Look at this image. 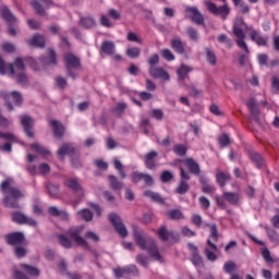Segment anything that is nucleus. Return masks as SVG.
I'll list each match as a JSON object with an SVG mask.
<instances>
[{
	"mask_svg": "<svg viewBox=\"0 0 279 279\" xmlns=\"http://www.w3.org/2000/svg\"><path fill=\"white\" fill-rule=\"evenodd\" d=\"M132 228L133 239L136 245L140 246V248L143 251L146 250L150 258L162 263V255H160V252L158 251V244H156V240L149 236L145 230L138 228V226L133 225Z\"/></svg>",
	"mask_w": 279,
	"mask_h": 279,
	"instance_id": "nucleus-1",
	"label": "nucleus"
},
{
	"mask_svg": "<svg viewBox=\"0 0 279 279\" xmlns=\"http://www.w3.org/2000/svg\"><path fill=\"white\" fill-rule=\"evenodd\" d=\"M0 191L4 193L2 204H4L5 208H21L19 199H23V197H25V193H23L19 186L12 185V179H5L2 181L0 184Z\"/></svg>",
	"mask_w": 279,
	"mask_h": 279,
	"instance_id": "nucleus-2",
	"label": "nucleus"
},
{
	"mask_svg": "<svg viewBox=\"0 0 279 279\" xmlns=\"http://www.w3.org/2000/svg\"><path fill=\"white\" fill-rule=\"evenodd\" d=\"M84 231V227H71L66 231V235L59 234L58 242L59 244L64 247L65 250H71L73 247V242L78 245L80 247H85L86 250H90V244L82 238V232Z\"/></svg>",
	"mask_w": 279,
	"mask_h": 279,
	"instance_id": "nucleus-3",
	"label": "nucleus"
},
{
	"mask_svg": "<svg viewBox=\"0 0 279 279\" xmlns=\"http://www.w3.org/2000/svg\"><path fill=\"white\" fill-rule=\"evenodd\" d=\"M0 99H3L9 112H12L14 110V106H16L17 108H21L24 101L23 94L19 90H13V92L0 90ZM10 99H12L14 105Z\"/></svg>",
	"mask_w": 279,
	"mask_h": 279,
	"instance_id": "nucleus-4",
	"label": "nucleus"
},
{
	"mask_svg": "<svg viewBox=\"0 0 279 279\" xmlns=\"http://www.w3.org/2000/svg\"><path fill=\"white\" fill-rule=\"evenodd\" d=\"M65 62V73L72 80H77V73L75 71H80L82 69V61L77 58L73 52H68L64 54Z\"/></svg>",
	"mask_w": 279,
	"mask_h": 279,
	"instance_id": "nucleus-5",
	"label": "nucleus"
},
{
	"mask_svg": "<svg viewBox=\"0 0 279 279\" xmlns=\"http://www.w3.org/2000/svg\"><path fill=\"white\" fill-rule=\"evenodd\" d=\"M64 186L66 189H70L74 195H76V201H74V206H77L83 199H84V187H82V184L77 181L75 178H70L65 180Z\"/></svg>",
	"mask_w": 279,
	"mask_h": 279,
	"instance_id": "nucleus-6",
	"label": "nucleus"
},
{
	"mask_svg": "<svg viewBox=\"0 0 279 279\" xmlns=\"http://www.w3.org/2000/svg\"><path fill=\"white\" fill-rule=\"evenodd\" d=\"M205 5L210 14H214V16H220L222 21H226V19L230 16V7L228 3L217 7L215 2L206 1Z\"/></svg>",
	"mask_w": 279,
	"mask_h": 279,
	"instance_id": "nucleus-7",
	"label": "nucleus"
},
{
	"mask_svg": "<svg viewBox=\"0 0 279 279\" xmlns=\"http://www.w3.org/2000/svg\"><path fill=\"white\" fill-rule=\"evenodd\" d=\"M20 123L23 128L24 134H26L27 138H35L36 133L34 132V128L36 125V120L32 118V116L22 114L20 116Z\"/></svg>",
	"mask_w": 279,
	"mask_h": 279,
	"instance_id": "nucleus-8",
	"label": "nucleus"
},
{
	"mask_svg": "<svg viewBox=\"0 0 279 279\" xmlns=\"http://www.w3.org/2000/svg\"><path fill=\"white\" fill-rule=\"evenodd\" d=\"M131 182L133 184H138V182H144V186L151 189L156 184L154 177L147 172L134 171L131 173Z\"/></svg>",
	"mask_w": 279,
	"mask_h": 279,
	"instance_id": "nucleus-9",
	"label": "nucleus"
},
{
	"mask_svg": "<svg viewBox=\"0 0 279 279\" xmlns=\"http://www.w3.org/2000/svg\"><path fill=\"white\" fill-rule=\"evenodd\" d=\"M108 218H109V221L112 223L116 232H118V234H120L122 239H125V236H128V228L123 223V220L121 219V217L116 213H111L109 214Z\"/></svg>",
	"mask_w": 279,
	"mask_h": 279,
	"instance_id": "nucleus-10",
	"label": "nucleus"
},
{
	"mask_svg": "<svg viewBox=\"0 0 279 279\" xmlns=\"http://www.w3.org/2000/svg\"><path fill=\"white\" fill-rule=\"evenodd\" d=\"M12 221L19 223V226H31L32 228H38V221L34 218L27 217L22 211H15L12 214Z\"/></svg>",
	"mask_w": 279,
	"mask_h": 279,
	"instance_id": "nucleus-11",
	"label": "nucleus"
},
{
	"mask_svg": "<svg viewBox=\"0 0 279 279\" xmlns=\"http://www.w3.org/2000/svg\"><path fill=\"white\" fill-rule=\"evenodd\" d=\"M80 153V148L75 144L64 143L58 149L57 154L60 157V160L64 161V156H69L70 158L74 157L75 154Z\"/></svg>",
	"mask_w": 279,
	"mask_h": 279,
	"instance_id": "nucleus-12",
	"label": "nucleus"
},
{
	"mask_svg": "<svg viewBox=\"0 0 279 279\" xmlns=\"http://www.w3.org/2000/svg\"><path fill=\"white\" fill-rule=\"evenodd\" d=\"M4 241L8 245H23L25 243V233L16 231L4 235Z\"/></svg>",
	"mask_w": 279,
	"mask_h": 279,
	"instance_id": "nucleus-13",
	"label": "nucleus"
},
{
	"mask_svg": "<svg viewBox=\"0 0 279 279\" xmlns=\"http://www.w3.org/2000/svg\"><path fill=\"white\" fill-rule=\"evenodd\" d=\"M246 106L252 114V121L257 123L259 126L263 125V122H260V108H258V102H256V99L250 98L246 102Z\"/></svg>",
	"mask_w": 279,
	"mask_h": 279,
	"instance_id": "nucleus-14",
	"label": "nucleus"
},
{
	"mask_svg": "<svg viewBox=\"0 0 279 279\" xmlns=\"http://www.w3.org/2000/svg\"><path fill=\"white\" fill-rule=\"evenodd\" d=\"M39 60L44 69L58 65V54H56V50H53V48L48 49V57H40Z\"/></svg>",
	"mask_w": 279,
	"mask_h": 279,
	"instance_id": "nucleus-15",
	"label": "nucleus"
},
{
	"mask_svg": "<svg viewBox=\"0 0 279 279\" xmlns=\"http://www.w3.org/2000/svg\"><path fill=\"white\" fill-rule=\"evenodd\" d=\"M186 12L190 15V19L195 25H204L205 20H204V14L199 12V9L197 7H187Z\"/></svg>",
	"mask_w": 279,
	"mask_h": 279,
	"instance_id": "nucleus-16",
	"label": "nucleus"
},
{
	"mask_svg": "<svg viewBox=\"0 0 279 279\" xmlns=\"http://www.w3.org/2000/svg\"><path fill=\"white\" fill-rule=\"evenodd\" d=\"M148 73L154 80H163V82H169V80H171L169 72H167L165 68H153L148 70Z\"/></svg>",
	"mask_w": 279,
	"mask_h": 279,
	"instance_id": "nucleus-17",
	"label": "nucleus"
},
{
	"mask_svg": "<svg viewBox=\"0 0 279 279\" xmlns=\"http://www.w3.org/2000/svg\"><path fill=\"white\" fill-rule=\"evenodd\" d=\"M26 44L29 47H36L37 49H45L47 46L46 39L44 35H40V33H36L33 38L27 39Z\"/></svg>",
	"mask_w": 279,
	"mask_h": 279,
	"instance_id": "nucleus-18",
	"label": "nucleus"
},
{
	"mask_svg": "<svg viewBox=\"0 0 279 279\" xmlns=\"http://www.w3.org/2000/svg\"><path fill=\"white\" fill-rule=\"evenodd\" d=\"M0 14L4 21H7L8 25H14L15 23H19V19L10 11V8L2 7L0 9Z\"/></svg>",
	"mask_w": 279,
	"mask_h": 279,
	"instance_id": "nucleus-19",
	"label": "nucleus"
},
{
	"mask_svg": "<svg viewBox=\"0 0 279 279\" xmlns=\"http://www.w3.org/2000/svg\"><path fill=\"white\" fill-rule=\"evenodd\" d=\"M50 125L52 128V132L56 136V138H62L64 136V132H65V128L64 124H62V122L58 121V120H50Z\"/></svg>",
	"mask_w": 279,
	"mask_h": 279,
	"instance_id": "nucleus-20",
	"label": "nucleus"
},
{
	"mask_svg": "<svg viewBox=\"0 0 279 279\" xmlns=\"http://www.w3.org/2000/svg\"><path fill=\"white\" fill-rule=\"evenodd\" d=\"M183 163L190 171V173H193V175H199L202 173V170L199 169V163L195 161L193 158H186L183 160Z\"/></svg>",
	"mask_w": 279,
	"mask_h": 279,
	"instance_id": "nucleus-21",
	"label": "nucleus"
},
{
	"mask_svg": "<svg viewBox=\"0 0 279 279\" xmlns=\"http://www.w3.org/2000/svg\"><path fill=\"white\" fill-rule=\"evenodd\" d=\"M48 214L51 217H59L62 221H69V213L64 209H58L56 206H50L48 208Z\"/></svg>",
	"mask_w": 279,
	"mask_h": 279,
	"instance_id": "nucleus-22",
	"label": "nucleus"
},
{
	"mask_svg": "<svg viewBox=\"0 0 279 279\" xmlns=\"http://www.w3.org/2000/svg\"><path fill=\"white\" fill-rule=\"evenodd\" d=\"M143 195L144 197H148L150 202H155L156 204H160L161 206H165V198L162 197V195H160V193L154 192L151 190H146L144 191Z\"/></svg>",
	"mask_w": 279,
	"mask_h": 279,
	"instance_id": "nucleus-23",
	"label": "nucleus"
},
{
	"mask_svg": "<svg viewBox=\"0 0 279 279\" xmlns=\"http://www.w3.org/2000/svg\"><path fill=\"white\" fill-rule=\"evenodd\" d=\"M114 43L110 41V40H105L102 41L101 46H100V56L104 58L105 56H114Z\"/></svg>",
	"mask_w": 279,
	"mask_h": 279,
	"instance_id": "nucleus-24",
	"label": "nucleus"
},
{
	"mask_svg": "<svg viewBox=\"0 0 279 279\" xmlns=\"http://www.w3.org/2000/svg\"><path fill=\"white\" fill-rule=\"evenodd\" d=\"M45 187L49 197H52V199H58V197H60V185L52 182H47L45 183Z\"/></svg>",
	"mask_w": 279,
	"mask_h": 279,
	"instance_id": "nucleus-25",
	"label": "nucleus"
},
{
	"mask_svg": "<svg viewBox=\"0 0 279 279\" xmlns=\"http://www.w3.org/2000/svg\"><path fill=\"white\" fill-rule=\"evenodd\" d=\"M158 158V153L151 150L145 155V167L146 169H156V159Z\"/></svg>",
	"mask_w": 279,
	"mask_h": 279,
	"instance_id": "nucleus-26",
	"label": "nucleus"
},
{
	"mask_svg": "<svg viewBox=\"0 0 279 279\" xmlns=\"http://www.w3.org/2000/svg\"><path fill=\"white\" fill-rule=\"evenodd\" d=\"M250 38L253 40V43H256L258 47H267V43L269 41V37L259 36L258 32L255 29L250 33Z\"/></svg>",
	"mask_w": 279,
	"mask_h": 279,
	"instance_id": "nucleus-27",
	"label": "nucleus"
},
{
	"mask_svg": "<svg viewBox=\"0 0 279 279\" xmlns=\"http://www.w3.org/2000/svg\"><path fill=\"white\" fill-rule=\"evenodd\" d=\"M248 156L252 160V162H254V165L257 167V169H263L265 167V158H263V155L251 150L248 153Z\"/></svg>",
	"mask_w": 279,
	"mask_h": 279,
	"instance_id": "nucleus-28",
	"label": "nucleus"
},
{
	"mask_svg": "<svg viewBox=\"0 0 279 279\" xmlns=\"http://www.w3.org/2000/svg\"><path fill=\"white\" fill-rule=\"evenodd\" d=\"M108 181H109V186H110L111 191H121V190H123V182L119 181V179H117L114 177V174H109L108 175Z\"/></svg>",
	"mask_w": 279,
	"mask_h": 279,
	"instance_id": "nucleus-29",
	"label": "nucleus"
},
{
	"mask_svg": "<svg viewBox=\"0 0 279 279\" xmlns=\"http://www.w3.org/2000/svg\"><path fill=\"white\" fill-rule=\"evenodd\" d=\"M15 82L22 86L23 88H27L29 86V77L25 72H20L14 75Z\"/></svg>",
	"mask_w": 279,
	"mask_h": 279,
	"instance_id": "nucleus-30",
	"label": "nucleus"
},
{
	"mask_svg": "<svg viewBox=\"0 0 279 279\" xmlns=\"http://www.w3.org/2000/svg\"><path fill=\"white\" fill-rule=\"evenodd\" d=\"M170 43H171V47H172L173 51H175V53H180V54L185 53L186 49L184 48V43H182V39L174 38V39H171Z\"/></svg>",
	"mask_w": 279,
	"mask_h": 279,
	"instance_id": "nucleus-31",
	"label": "nucleus"
},
{
	"mask_svg": "<svg viewBox=\"0 0 279 279\" xmlns=\"http://www.w3.org/2000/svg\"><path fill=\"white\" fill-rule=\"evenodd\" d=\"M80 25L84 27L85 29H93V27L97 26V21L93 17H84L82 16L80 19Z\"/></svg>",
	"mask_w": 279,
	"mask_h": 279,
	"instance_id": "nucleus-32",
	"label": "nucleus"
},
{
	"mask_svg": "<svg viewBox=\"0 0 279 279\" xmlns=\"http://www.w3.org/2000/svg\"><path fill=\"white\" fill-rule=\"evenodd\" d=\"M189 189H191L189 182H186L184 179H181L179 185L175 189V193H178V195H186V193H189Z\"/></svg>",
	"mask_w": 279,
	"mask_h": 279,
	"instance_id": "nucleus-33",
	"label": "nucleus"
},
{
	"mask_svg": "<svg viewBox=\"0 0 279 279\" xmlns=\"http://www.w3.org/2000/svg\"><path fill=\"white\" fill-rule=\"evenodd\" d=\"M31 149H34L35 151H37V154H40L41 156H49L51 154L49 149L40 145V143L38 142L31 144Z\"/></svg>",
	"mask_w": 279,
	"mask_h": 279,
	"instance_id": "nucleus-34",
	"label": "nucleus"
},
{
	"mask_svg": "<svg viewBox=\"0 0 279 279\" xmlns=\"http://www.w3.org/2000/svg\"><path fill=\"white\" fill-rule=\"evenodd\" d=\"M206 60L210 66H217V54L210 48H205Z\"/></svg>",
	"mask_w": 279,
	"mask_h": 279,
	"instance_id": "nucleus-35",
	"label": "nucleus"
},
{
	"mask_svg": "<svg viewBox=\"0 0 279 279\" xmlns=\"http://www.w3.org/2000/svg\"><path fill=\"white\" fill-rule=\"evenodd\" d=\"M22 269L27 274V276H40V269L27 265V264H21Z\"/></svg>",
	"mask_w": 279,
	"mask_h": 279,
	"instance_id": "nucleus-36",
	"label": "nucleus"
},
{
	"mask_svg": "<svg viewBox=\"0 0 279 279\" xmlns=\"http://www.w3.org/2000/svg\"><path fill=\"white\" fill-rule=\"evenodd\" d=\"M31 5L35 10L36 14H38V16H45V14H47L45 7H43L38 0H32Z\"/></svg>",
	"mask_w": 279,
	"mask_h": 279,
	"instance_id": "nucleus-37",
	"label": "nucleus"
},
{
	"mask_svg": "<svg viewBox=\"0 0 279 279\" xmlns=\"http://www.w3.org/2000/svg\"><path fill=\"white\" fill-rule=\"evenodd\" d=\"M199 182L203 186L202 187L203 193H213V191H215V186H213L208 183V179H206V177L201 175L199 177Z\"/></svg>",
	"mask_w": 279,
	"mask_h": 279,
	"instance_id": "nucleus-38",
	"label": "nucleus"
},
{
	"mask_svg": "<svg viewBox=\"0 0 279 279\" xmlns=\"http://www.w3.org/2000/svg\"><path fill=\"white\" fill-rule=\"evenodd\" d=\"M216 180L219 186L223 187L227 182H230V174L226 172H217Z\"/></svg>",
	"mask_w": 279,
	"mask_h": 279,
	"instance_id": "nucleus-39",
	"label": "nucleus"
},
{
	"mask_svg": "<svg viewBox=\"0 0 279 279\" xmlns=\"http://www.w3.org/2000/svg\"><path fill=\"white\" fill-rule=\"evenodd\" d=\"M167 217L172 221L184 219V214L180 209H172L167 213Z\"/></svg>",
	"mask_w": 279,
	"mask_h": 279,
	"instance_id": "nucleus-40",
	"label": "nucleus"
},
{
	"mask_svg": "<svg viewBox=\"0 0 279 279\" xmlns=\"http://www.w3.org/2000/svg\"><path fill=\"white\" fill-rule=\"evenodd\" d=\"M171 231H169V229H167V226H161L158 231H157V234L158 236L160 238V240L163 242V243H167V241H169V234H170Z\"/></svg>",
	"mask_w": 279,
	"mask_h": 279,
	"instance_id": "nucleus-41",
	"label": "nucleus"
},
{
	"mask_svg": "<svg viewBox=\"0 0 279 279\" xmlns=\"http://www.w3.org/2000/svg\"><path fill=\"white\" fill-rule=\"evenodd\" d=\"M223 198L229 202V204H232L233 206L239 202V195L236 193L232 192H225Z\"/></svg>",
	"mask_w": 279,
	"mask_h": 279,
	"instance_id": "nucleus-42",
	"label": "nucleus"
},
{
	"mask_svg": "<svg viewBox=\"0 0 279 279\" xmlns=\"http://www.w3.org/2000/svg\"><path fill=\"white\" fill-rule=\"evenodd\" d=\"M189 148H186V146H184L183 144H175L172 148V151H174V154L177 156H186V151Z\"/></svg>",
	"mask_w": 279,
	"mask_h": 279,
	"instance_id": "nucleus-43",
	"label": "nucleus"
},
{
	"mask_svg": "<svg viewBox=\"0 0 279 279\" xmlns=\"http://www.w3.org/2000/svg\"><path fill=\"white\" fill-rule=\"evenodd\" d=\"M267 235L269 238V241H271V243H275V245H279V235L278 232H276L274 229H266Z\"/></svg>",
	"mask_w": 279,
	"mask_h": 279,
	"instance_id": "nucleus-44",
	"label": "nucleus"
},
{
	"mask_svg": "<svg viewBox=\"0 0 279 279\" xmlns=\"http://www.w3.org/2000/svg\"><path fill=\"white\" fill-rule=\"evenodd\" d=\"M190 71H191V69L189 66L182 64L181 68L177 71L179 82H182V80H184V77H186L189 75Z\"/></svg>",
	"mask_w": 279,
	"mask_h": 279,
	"instance_id": "nucleus-45",
	"label": "nucleus"
},
{
	"mask_svg": "<svg viewBox=\"0 0 279 279\" xmlns=\"http://www.w3.org/2000/svg\"><path fill=\"white\" fill-rule=\"evenodd\" d=\"M128 108V104L125 102H118L116 107L112 109V112L117 114V117H121L123 111Z\"/></svg>",
	"mask_w": 279,
	"mask_h": 279,
	"instance_id": "nucleus-46",
	"label": "nucleus"
},
{
	"mask_svg": "<svg viewBox=\"0 0 279 279\" xmlns=\"http://www.w3.org/2000/svg\"><path fill=\"white\" fill-rule=\"evenodd\" d=\"M186 34L191 40H194V43H197L199 40V34L197 33V29L193 27H187L186 28Z\"/></svg>",
	"mask_w": 279,
	"mask_h": 279,
	"instance_id": "nucleus-47",
	"label": "nucleus"
},
{
	"mask_svg": "<svg viewBox=\"0 0 279 279\" xmlns=\"http://www.w3.org/2000/svg\"><path fill=\"white\" fill-rule=\"evenodd\" d=\"M135 260L138 265H142V267H145V268L149 267V257L143 254H138Z\"/></svg>",
	"mask_w": 279,
	"mask_h": 279,
	"instance_id": "nucleus-48",
	"label": "nucleus"
},
{
	"mask_svg": "<svg viewBox=\"0 0 279 279\" xmlns=\"http://www.w3.org/2000/svg\"><path fill=\"white\" fill-rule=\"evenodd\" d=\"M207 228L210 229V236L213 241L215 242L219 241V230L217 229V225L215 223L207 225Z\"/></svg>",
	"mask_w": 279,
	"mask_h": 279,
	"instance_id": "nucleus-49",
	"label": "nucleus"
},
{
	"mask_svg": "<svg viewBox=\"0 0 279 279\" xmlns=\"http://www.w3.org/2000/svg\"><path fill=\"white\" fill-rule=\"evenodd\" d=\"M80 151L76 153L73 157H71V165L74 169H82V160L80 159Z\"/></svg>",
	"mask_w": 279,
	"mask_h": 279,
	"instance_id": "nucleus-50",
	"label": "nucleus"
},
{
	"mask_svg": "<svg viewBox=\"0 0 279 279\" xmlns=\"http://www.w3.org/2000/svg\"><path fill=\"white\" fill-rule=\"evenodd\" d=\"M126 56L131 59H136L141 56V48L133 47L126 50Z\"/></svg>",
	"mask_w": 279,
	"mask_h": 279,
	"instance_id": "nucleus-51",
	"label": "nucleus"
},
{
	"mask_svg": "<svg viewBox=\"0 0 279 279\" xmlns=\"http://www.w3.org/2000/svg\"><path fill=\"white\" fill-rule=\"evenodd\" d=\"M77 215L85 221H93V211H90V209H82Z\"/></svg>",
	"mask_w": 279,
	"mask_h": 279,
	"instance_id": "nucleus-52",
	"label": "nucleus"
},
{
	"mask_svg": "<svg viewBox=\"0 0 279 279\" xmlns=\"http://www.w3.org/2000/svg\"><path fill=\"white\" fill-rule=\"evenodd\" d=\"M172 179H173V173H171V171L169 170H165L160 174V180L161 182H163V184H167V182H171Z\"/></svg>",
	"mask_w": 279,
	"mask_h": 279,
	"instance_id": "nucleus-53",
	"label": "nucleus"
},
{
	"mask_svg": "<svg viewBox=\"0 0 279 279\" xmlns=\"http://www.w3.org/2000/svg\"><path fill=\"white\" fill-rule=\"evenodd\" d=\"M218 143L220 145V147H228V145H230V136L226 133H223L222 135H220L218 137Z\"/></svg>",
	"mask_w": 279,
	"mask_h": 279,
	"instance_id": "nucleus-54",
	"label": "nucleus"
},
{
	"mask_svg": "<svg viewBox=\"0 0 279 279\" xmlns=\"http://www.w3.org/2000/svg\"><path fill=\"white\" fill-rule=\"evenodd\" d=\"M158 62H160V57L158 56V53H154L148 58V65L149 69H155L156 64H158Z\"/></svg>",
	"mask_w": 279,
	"mask_h": 279,
	"instance_id": "nucleus-55",
	"label": "nucleus"
},
{
	"mask_svg": "<svg viewBox=\"0 0 279 279\" xmlns=\"http://www.w3.org/2000/svg\"><path fill=\"white\" fill-rule=\"evenodd\" d=\"M14 254L17 258H25V256H27V248L24 246H15Z\"/></svg>",
	"mask_w": 279,
	"mask_h": 279,
	"instance_id": "nucleus-56",
	"label": "nucleus"
},
{
	"mask_svg": "<svg viewBox=\"0 0 279 279\" xmlns=\"http://www.w3.org/2000/svg\"><path fill=\"white\" fill-rule=\"evenodd\" d=\"M54 82H56L58 88H60L61 90H64V89L66 88L68 84H69V83L66 82V78H64V77H62V76H57V77L54 78Z\"/></svg>",
	"mask_w": 279,
	"mask_h": 279,
	"instance_id": "nucleus-57",
	"label": "nucleus"
},
{
	"mask_svg": "<svg viewBox=\"0 0 279 279\" xmlns=\"http://www.w3.org/2000/svg\"><path fill=\"white\" fill-rule=\"evenodd\" d=\"M233 27H239V28H244V29H252L250 26H247V24L245 23V21L243 20V17H238L235 21H234V25Z\"/></svg>",
	"mask_w": 279,
	"mask_h": 279,
	"instance_id": "nucleus-58",
	"label": "nucleus"
},
{
	"mask_svg": "<svg viewBox=\"0 0 279 279\" xmlns=\"http://www.w3.org/2000/svg\"><path fill=\"white\" fill-rule=\"evenodd\" d=\"M1 47L2 51H5V53H14V51H16V47L12 43H4Z\"/></svg>",
	"mask_w": 279,
	"mask_h": 279,
	"instance_id": "nucleus-59",
	"label": "nucleus"
},
{
	"mask_svg": "<svg viewBox=\"0 0 279 279\" xmlns=\"http://www.w3.org/2000/svg\"><path fill=\"white\" fill-rule=\"evenodd\" d=\"M236 269V264L234 262H227L223 265V270L226 274H233L232 271H234Z\"/></svg>",
	"mask_w": 279,
	"mask_h": 279,
	"instance_id": "nucleus-60",
	"label": "nucleus"
},
{
	"mask_svg": "<svg viewBox=\"0 0 279 279\" xmlns=\"http://www.w3.org/2000/svg\"><path fill=\"white\" fill-rule=\"evenodd\" d=\"M161 56L167 60L168 62H172V60H175V56H173V52L169 49H162Z\"/></svg>",
	"mask_w": 279,
	"mask_h": 279,
	"instance_id": "nucleus-61",
	"label": "nucleus"
},
{
	"mask_svg": "<svg viewBox=\"0 0 279 279\" xmlns=\"http://www.w3.org/2000/svg\"><path fill=\"white\" fill-rule=\"evenodd\" d=\"M204 253H205L207 260H210V263H215V260H217V254H215V252L210 251V248L206 247L204 250Z\"/></svg>",
	"mask_w": 279,
	"mask_h": 279,
	"instance_id": "nucleus-62",
	"label": "nucleus"
},
{
	"mask_svg": "<svg viewBox=\"0 0 279 279\" xmlns=\"http://www.w3.org/2000/svg\"><path fill=\"white\" fill-rule=\"evenodd\" d=\"M262 256L266 263H274V258L271 257V252H269V248H263Z\"/></svg>",
	"mask_w": 279,
	"mask_h": 279,
	"instance_id": "nucleus-63",
	"label": "nucleus"
},
{
	"mask_svg": "<svg viewBox=\"0 0 279 279\" xmlns=\"http://www.w3.org/2000/svg\"><path fill=\"white\" fill-rule=\"evenodd\" d=\"M123 268H124V274H132L133 276H138V268L136 267V265H130Z\"/></svg>",
	"mask_w": 279,
	"mask_h": 279,
	"instance_id": "nucleus-64",
	"label": "nucleus"
}]
</instances>
